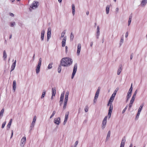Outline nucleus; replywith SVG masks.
<instances>
[{
  "label": "nucleus",
  "instance_id": "1",
  "mask_svg": "<svg viewBox=\"0 0 147 147\" xmlns=\"http://www.w3.org/2000/svg\"><path fill=\"white\" fill-rule=\"evenodd\" d=\"M73 63L72 59L69 57L62 58L60 61V64L64 67H68L71 65Z\"/></svg>",
  "mask_w": 147,
  "mask_h": 147
},
{
  "label": "nucleus",
  "instance_id": "2",
  "mask_svg": "<svg viewBox=\"0 0 147 147\" xmlns=\"http://www.w3.org/2000/svg\"><path fill=\"white\" fill-rule=\"evenodd\" d=\"M137 90H136L135 91V92H134V94H133L131 98V100L130 101V103H129V108L128 109V110L129 111L130 110L131 107H132L133 104L134 102V101L136 95L137 93Z\"/></svg>",
  "mask_w": 147,
  "mask_h": 147
},
{
  "label": "nucleus",
  "instance_id": "3",
  "mask_svg": "<svg viewBox=\"0 0 147 147\" xmlns=\"http://www.w3.org/2000/svg\"><path fill=\"white\" fill-rule=\"evenodd\" d=\"M69 94V92L68 91H67L65 93L64 99V101L63 107V109H65L66 107L68 99Z\"/></svg>",
  "mask_w": 147,
  "mask_h": 147
},
{
  "label": "nucleus",
  "instance_id": "4",
  "mask_svg": "<svg viewBox=\"0 0 147 147\" xmlns=\"http://www.w3.org/2000/svg\"><path fill=\"white\" fill-rule=\"evenodd\" d=\"M77 63H76L75 64L74 66L73 71V72H72V76H71V78L72 79H73V78L75 75V74H76V73L77 70Z\"/></svg>",
  "mask_w": 147,
  "mask_h": 147
},
{
  "label": "nucleus",
  "instance_id": "5",
  "mask_svg": "<svg viewBox=\"0 0 147 147\" xmlns=\"http://www.w3.org/2000/svg\"><path fill=\"white\" fill-rule=\"evenodd\" d=\"M51 36V29L50 28H48L47 32V41H48Z\"/></svg>",
  "mask_w": 147,
  "mask_h": 147
},
{
  "label": "nucleus",
  "instance_id": "6",
  "mask_svg": "<svg viewBox=\"0 0 147 147\" xmlns=\"http://www.w3.org/2000/svg\"><path fill=\"white\" fill-rule=\"evenodd\" d=\"M38 3V2L37 1H34L31 6H30V7L33 9H35L37 7L38 5L37 4Z\"/></svg>",
  "mask_w": 147,
  "mask_h": 147
},
{
  "label": "nucleus",
  "instance_id": "7",
  "mask_svg": "<svg viewBox=\"0 0 147 147\" xmlns=\"http://www.w3.org/2000/svg\"><path fill=\"white\" fill-rule=\"evenodd\" d=\"M112 110L113 105L111 104L109 110V112L108 114V117H109V119L111 117Z\"/></svg>",
  "mask_w": 147,
  "mask_h": 147
},
{
  "label": "nucleus",
  "instance_id": "8",
  "mask_svg": "<svg viewBox=\"0 0 147 147\" xmlns=\"http://www.w3.org/2000/svg\"><path fill=\"white\" fill-rule=\"evenodd\" d=\"M107 116H105L102 122V129H104L105 127V125H106L107 123Z\"/></svg>",
  "mask_w": 147,
  "mask_h": 147
},
{
  "label": "nucleus",
  "instance_id": "9",
  "mask_svg": "<svg viewBox=\"0 0 147 147\" xmlns=\"http://www.w3.org/2000/svg\"><path fill=\"white\" fill-rule=\"evenodd\" d=\"M64 94V92H63L61 94L59 100L60 105H61L63 101Z\"/></svg>",
  "mask_w": 147,
  "mask_h": 147
},
{
  "label": "nucleus",
  "instance_id": "10",
  "mask_svg": "<svg viewBox=\"0 0 147 147\" xmlns=\"http://www.w3.org/2000/svg\"><path fill=\"white\" fill-rule=\"evenodd\" d=\"M26 141V137L25 136L23 137L21 140L20 145L23 146L25 144Z\"/></svg>",
  "mask_w": 147,
  "mask_h": 147
},
{
  "label": "nucleus",
  "instance_id": "11",
  "mask_svg": "<svg viewBox=\"0 0 147 147\" xmlns=\"http://www.w3.org/2000/svg\"><path fill=\"white\" fill-rule=\"evenodd\" d=\"M81 49V45L80 43L78 44L77 50V54L78 55H80V53Z\"/></svg>",
  "mask_w": 147,
  "mask_h": 147
},
{
  "label": "nucleus",
  "instance_id": "12",
  "mask_svg": "<svg viewBox=\"0 0 147 147\" xmlns=\"http://www.w3.org/2000/svg\"><path fill=\"white\" fill-rule=\"evenodd\" d=\"M69 115V112H67L65 115V117L64 119V120L63 122V124L64 125L66 123L67 119L68 117V116Z\"/></svg>",
  "mask_w": 147,
  "mask_h": 147
},
{
  "label": "nucleus",
  "instance_id": "13",
  "mask_svg": "<svg viewBox=\"0 0 147 147\" xmlns=\"http://www.w3.org/2000/svg\"><path fill=\"white\" fill-rule=\"evenodd\" d=\"M54 123L57 125H59L60 122V117H58L55 118L54 120Z\"/></svg>",
  "mask_w": 147,
  "mask_h": 147
},
{
  "label": "nucleus",
  "instance_id": "14",
  "mask_svg": "<svg viewBox=\"0 0 147 147\" xmlns=\"http://www.w3.org/2000/svg\"><path fill=\"white\" fill-rule=\"evenodd\" d=\"M125 141V137L124 136L122 138L120 147H124Z\"/></svg>",
  "mask_w": 147,
  "mask_h": 147
},
{
  "label": "nucleus",
  "instance_id": "15",
  "mask_svg": "<svg viewBox=\"0 0 147 147\" xmlns=\"http://www.w3.org/2000/svg\"><path fill=\"white\" fill-rule=\"evenodd\" d=\"M147 3V0H142L141 1L140 5L142 7H144Z\"/></svg>",
  "mask_w": 147,
  "mask_h": 147
},
{
  "label": "nucleus",
  "instance_id": "16",
  "mask_svg": "<svg viewBox=\"0 0 147 147\" xmlns=\"http://www.w3.org/2000/svg\"><path fill=\"white\" fill-rule=\"evenodd\" d=\"M66 39V38L65 36L63 38L62 42V47H64L65 46Z\"/></svg>",
  "mask_w": 147,
  "mask_h": 147
},
{
  "label": "nucleus",
  "instance_id": "17",
  "mask_svg": "<svg viewBox=\"0 0 147 147\" xmlns=\"http://www.w3.org/2000/svg\"><path fill=\"white\" fill-rule=\"evenodd\" d=\"M45 34V31L43 30H42L41 32L40 39L42 41L44 40V36Z\"/></svg>",
  "mask_w": 147,
  "mask_h": 147
},
{
  "label": "nucleus",
  "instance_id": "18",
  "mask_svg": "<svg viewBox=\"0 0 147 147\" xmlns=\"http://www.w3.org/2000/svg\"><path fill=\"white\" fill-rule=\"evenodd\" d=\"M16 60H15L14 62L13 63H12L11 65V72L13 70L15 67L16 65Z\"/></svg>",
  "mask_w": 147,
  "mask_h": 147
},
{
  "label": "nucleus",
  "instance_id": "19",
  "mask_svg": "<svg viewBox=\"0 0 147 147\" xmlns=\"http://www.w3.org/2000/svg\"><path fill=\"white\" fill-rule=\"evenodd\" d=\"M16 89V83L15 80H13V89L14 92H15Z\"/></svg>",
  "mask_w": 147,
  "mask_h": 147
},
{
  "label": "nucleus",
  "instance_id": "20",
  "mask_svg": "<svg viewBox=\"0 0 147 147\" xmlns=\"http://www.w3.org/2000/svg\"><path fill=\"white\" fill-rule=\"evenodd\" d=\"M116 95L115 94H113L111 96L109 100V101H110V102H113V100H114L115 97V96Z\"/></svg>",
  "mask_w": 147,
  "mask_h": 147
},
{
  "label": "nucleus",
  "instance_id": "21",
  "mask_svg": "<svg viewBox=\"0 0 147 147\" xmlns=\"http://www.w3.org/2000/svg\"><path fill=\"white\" fill-rule=\"evenodd\" d=\"M131 93L128 92L126 96V101H128L131 95Z\"/></svg>",
  "mask_w": 147,
  "mask_h": 147
},
{
  "label": "nucleus",
  "instance_id": "22",
  "mask_svg": "<svg viewBox=\"0 0 147 147\" xmlns=\"http://www.w3.org/2000/svg\"><path fill=\"white\" fill-rule=\"evenodd\" d=\"M56 89L55 87L52 88V96H55L56 94Z\"/></svg>",
  "mask_w": 147,
  "mask_h": 147
},
{
  "label": "nucleus",
  "instance_id": "23",
  "mask_svg": "<svg viewBox=\"0 0 147 147\" xmlns=\"http://www.w3.org/2000/svg\"><path fill=\"white\" fill-rule=\"evenodd\" d=\"M72 14L73 16H74L75 13V7L74 4H72L71 5Z\"/></svg>",
  "mask_w": 147,
  "mask_h": 147
},
{
  "label": "nucleus",
  "instance_id": "24",
  "mask_svg": "<svg viewBox=\"0 0 147 147\" xmlns=\"http://www.w3.org/2000/svg\"><path fill=\"white\" fill-rule=\"evenodd\" d=\"M122 69V65H121L119 68V69H118L117 74L118 75H119L121 71V70Z\"/></svg>",
  "mask_w": 147,
  "mask_h": 147
},
{
  "label": "nucleus",
  "instance_id": "25",
  "mask_svg": "<svg viewBox=\"0 0 147 147\" xmlns=\"http://www.w3.org/2000/svg\"><path fill=\"white\" fill-rule=\"evenodd\" d=\"M40 66L37 65V67H36V70L37 74H38L39 72Z\"/></svg>",
  "mask_w": 147,
  "mask_h": 147
},
{
  "label": "nucleus",
  "instance_id": "26",
  "mask_svg": "<svg viewBox=\"0 0 147 147\" xmlns=\"http://www.w3.org/2000/svg\"><path fill=\"white\" fill-rule=\"evenodd\" d=\"M4 110L3 108L2 109L0 112V118H1L3 116Z\"/></svg>",
  "mask_w": 147,
  "mask_h": 147
},
{
  "label": "nucleus",
  "instance_id": "27",
  "mask_svg": "<svg viewBox=\"0 0 147 147\" xmlns=\"http://www.w3.org/2000/svg\"><path fill=\"white\" fill-rule=\"evenodd\" d=\"M110 6L109 5H107L106 7V13L107 14H108L109 13V11Z\"/></svg>",
  "mask_w": 147,
  "mask_h": 147
},
{
  "label": "nucleus",
  "instance_id": "28",
  "mask_svg": "<svg viewBox=\"0 0 147 147\" xmlns=\"http://www.w3.org/2000/svg\"><path fill=\"white\" fill-rule=\"evenodd\" d=\"M144 103H142L140 106V107L138 109V111L139 112H141L142 109V108L144 106Z\"/></svg>",
  "mask_w": 147,
  "mask_h": 147
},
{
  "label": "nucleus",
  "instance_id": "29",
  "mask_svg": "<svg viewBox=\"0 0 147 147\" xmlns=\"http://www.w3.org/2000/svg\"><path fill=\"white\" fill-rule=\"evenodd\" d=\"M7 57V55L6 52L5 50H4L3 51V57L4 58V60L6 59Z\"/></svg>",
  "mask_w": 147,
  "mask_h": 147
},
{
  "label": "nucleus",
  "instance_id": "30",
  "mask_svg": "<svg viewBox=\"0 0 147 147\" xmlns=\"http://www.w3.org/2000/svg\"><path fill=\"white\" fill-rule=\"evenodd\" d=\"M74 36L73 33L72 32H71L70 34V40L71 41H72L74 39Z\"/></svg>",
  "mask_w": 147,
  "mask_h": 147
},
{
  "label": "nucleus",
  "instance_id": "31",
  "mask_svg": "<svg viewBox=\"0 0 147 147\" xmlns=\"http://www.w3.org/2000/svg\"><path fill=\"white\" fill-rule=\"evenodd\" d=\"M100 31H96V38L98 39L99 38V36L100 35Z\"/></svg>",
  "mask_w": 147,
  "mask_h": 147
},
{
  "label": "nucleus",
  "instance_id": "32",
  "mask_svg": "<svg viewBox=\"0 0 147 147\" xmlns=\"http://www.w3.org/2000/svg\"><path fill=\"white\" fill-rule=\"evenodd\" d=\"M140 112H139V111H138L137 113V114L136 116V120H137L138 119L139 116L140 114Z\"/></svg>",
  "mask_w": 147,
  "mask_h": 147
},
{
  "label": "nucleus",
  "instance_id": "33",
  "mask_svg": "<svg viewBox=\"0 0 147 147\" xmlns=\"http://www.w3.org/2000/svg\"><path fill=\"white\" fill-rule=\"evenodd\" d=\"M61 65H59L58 67V72L59 73H60L61 72Z\"/></svg>",
  "mask_w": 147,
  "mask_h": 147
},
{
  "label": "nucleus",
  "instance_id": "34",
  "mask_svg": "<svg viewBox=\"0 0 147 147\" xmlns=\"http://www.w3.org/2000/svg\"><path fill=\"white\" fill-rule=\"evenodd\" d=\"M11 124V123H10V122L9 123H8L7 125V130H9V129L10 128Z\"/></svg>",
  "mask_w": 147,
  "mask_h": 147
},
{
  "label": "nucleus",
  "instance_id": "35",
  "mask_svg": "<svg viewBox=\"0 0 147 147\" xmlns=\"http://www.w3.org/2000/svg\"><path fill=\"white\" fill-rule=\"evenodd\" d=\"M35 123H32L30 126V130H32V128H33L35 125Z\"/></svg>",
  "mask_w": 147,
  "mask_h": 147
},
{
  "label": "nucleus",
  "instance_id": "36",
  "mask_svg": "<svg viewBox=\"0 0 147 147\" xmlns=\"http://www.w3.org/2000/svg\"><path fill=\"white\" fill-rule=\"evenodd\" d=\"M133 90L132 84H131V86L128 92L132 93Z\"/></svg>",
  "mask_w": 147,
  "mask_h": 147
},
{
  "label": "nucleus",
  "instance_id": "37",
  "mask_svg": "<svg viewBox=\"0 0 147 147\" xmlns=\"http://www.w3.org/2000/svg\"><path fill=\"white\" fill-rule=\"evenodd\" d=\"M42 61V58H40L38 62V65L41 66V64Z\"/></svg>",
  "mask_w": 147,
  "mask_h": 147
},
{
  "label": "nucleus",
  "instance_id": "38",
  "mask_svg": "<svg viewBox=\"0 0 147 147\" xmlns=\"http://www.w3.org/2000/svg\"><path fill=\"white\" fill-rule=\"evenodd\" d=\"M52 64H53V63H50L49 64V65L48 66V67H47L49 69H50L52 68Z\"/></svg>",
  "mask_w": 147,
  "mask_h": 147
},
{
  "label": "nucleus",
  "instance_id": "39",
  "mask_svg": "<svg viewBox=\"0 0 147 147\" xmlns=\"http://www.w3.org/2000/svg\"><path fill=\"white\" fill-rule=\"evenodd\" d=\"M55 113L56 111H53V112L52 114L51 115L50 118L51 119V118H52L53 117L54 115L55 114Z\"/></svg>",
  "mask_w": 147,
  "mask_h": 147
},
{
  "label": "nucleus",
  "instance_id": "40",
  "mask_svg": "<svg viewBox=\"0 0 147 147\" xmlns=\"http://www.w3.org/2000/svg\"><path fill=\"white\" fill-rule=\"evenodd\" d=\"M36 116H34V117H33V121L32 122V123H35V122L36 121Z\"/></svg>",
  "mask_w": 147,
  "mask_h": 147
},
{
  "label": "nucleus",
  "instance_id": "41",
  "mask_svg": "<svg viewBox=\"0 0 147 147\" xmlns=\"http://www.w3.org/2000/svg\"><path fill=\"white\" fill-rule=\"evenodd\" d=\"M111 134V131H109L108 132L107 137V139L108 138H109L110 137Z\"/></svg>",
  "mask_w": 147,
  "mask_h": 147
},
{
  "label": "nucleus",
  "instance_id": "42",
  "mask_svg": "<svg viewBox=\"0 0 147 147\" xmlns=\"http://www.w3.org/2000/svg\"><path fill=\"white\" fill-rule=\"evenodd\" d=\"M128 105H127L124 108V109H123L122 111V113H124L125 112V111L126 109H127Z\"/></svg>",
  "mask_w": 147,
  "mask_h": 147
},
{
  "label": "nucleus",
  "instance_id": "43",
  "mask_svg": "<svg viewBox=\"0 0 147 147\" xmlns=\"http://www.w3.org/2000/svg\"><path fill=\"white\" fill-rule=\"evenodd\" d=\"M45 93H46V92L45 91H44L42 92V94L41 96V98H42L44 97V96L45 95Z\"/></svg>",
  "mask_w": 147,
  "mask_h": 147
},
{
  "label": "nucleus",
  "instance_id": "44",
  "mask_svg": "<svg viewBox=\"0 0 147 147\" xmlns=\"http://www.w3.org/2000/svg\"><path fill=\"white\" fill-rule=\"evenodd\" d=\"M16 24L15 22H11L10 23V26L11 27H13L14 26H15Z\"/></svg>",
  "mask_w": 147,
  "mask_h": 147
},
{
  "label": "nucleus",
  "instance_id": "45",
  "mask_svg": "<svg viewBox=\"0 0 147 147\" xmlns=\"http://www.w3.org/2000/svg\"><path fill=\"white\" fill-rule=\"evenodd\" d=\"M6 123V121H5L3 123H2V126H1L2 128H4V127Z\"/></svg>",
  "mask_w": 147,
  "mask_h": 147
},
{
  "label": "nucleus",
  "instance_id": "46",
  "mask_svg": "<svg viewBox=\"0 0 147 147\" xmlns=\"http://www.w3.org/2000/svg\"><path fill=\"white\" fill-rule=\"evenodd\" d=\"M123 38H121V40H120V46H121V44H122V43H123Z\"/></svg>",
  "mask_w": 147,
  "mask_h": 147
},
{
  "label": "nucleus",
  "instance_id": "47",
  "mask_svg": "<svg viewBox=\"0 0 147 147\" xmlns=\"http://www.w3.org/2000/svg\"><path fill=\"white\" fill-rule=\"evenodd\" d=\"M99 93L96 92L94 97L98 98Z\"/></svg>",
  "mask_w": 147,
  "mask_h": 147
},
{
  "label": "nucleus",
  "instance_id": "48",
  "mask_svg": "<svg viewBox=\"0 0 147 147\" xmlns=\"http://www.w3.org/2000/svg\"><path fill=\"white\" fill-rule=\"evenodd\" d=\"M65 34V32L64 31L63 32L61 33V38L63 37Z\"/></svg>",
  "mask_w": 147,
  "mask_h": 147
},
{
  "label": "nucleus",
  "instance_id": "49",
  "mask_svg": "<svg viewBox=\"0 0 147 147\" xmlns=\"http://www.w3.org/2000/svg\"><path fill=\"white\" fill-rule=\"evenodd\" d=\"M98 98L94 97V98L93 100V102L94 103H95L97 101V100Z\"/></svg>",
  "mask_w": 147,
  "mask_h": 147
},
{
  "label": "nucleus",
  "instance_id": "50",
  "mask_svg": "<svg viewBox=\"0 0 147 147\" xmlns=\"http://www.w3.org/2000/svg\"><path fill=\"white\" fill-rule=\"evenodd\" d=\"M131 20H130V19H129L128 21V25L129 26L131 22Z\"/></svg>",
  "mask_w": 147,
  "mask_h": 147
},
{
  "label": "nucleus",
  "instance_id": "51",
  "mask_svg": "<svg viewBox=\"0 0 147 147\" xmlns=\"http://www.w3.org/2000/svg\"><path fill=\"white\" fill-rule=\"evenodd\" d=\"M85 111L86 112H88V107H85L84 109Z\"/></svg>",
  "mask_w": 147,
  "mask_h": 147
},
{
  "label": "nucleus",
  "instance_id": "52",
  "mask_svg": "<svg viewBox=\"0 0 147 147\" xmlns=\"http://www.w3.org/2000/svg\"><path fill=\"white\" fill-rule=\"evenodd\" d=\"M118 90V89L116 88V90L114 91V92L113 93V94H115L116 95Z\"/></svg>",
  "mask_w": 147,
  "mask_h": 147
},
{
  "label": "nucleus",
  "instance_id": "53",
  "mask_svg": "<svg viewBox=\"0 0 147 147\" xmlns=\"http://www.w3.org/2000/svg\"><path fill=\"white\" fill-rule=\"evenodd\" d=\"M111 104H112V102H110V101L109 100V102H108V104L107 105V106H110V105Z\"/></svg>",
  "mask_w": 147,
  "mask_h": 147
},
{
  "label": "nucleus",
  "instance_id": "54",
  "mask_svg": "<svg viewBox=\"0 0 147 147\" xmlns=\"http://www.w3.org/2000/svg\"><path fill=\"white\" fill-rule=\"evenodd\" d=\"M134 57V54L133 53H132L131 55V56H130V59L131 60L132 58H133V57Z\"/></svg>",
  "mask_w": 147,
  "mask_h": 147
},
{
  "label": "nucleus",
  "instance_id": "55",
  "mask_svg": "<svg viewBox=\"0 0 147 147\" xmlns=\"http://www.w3.org/2000/svg\"><path fill=\"white\" fill-rule=\"evenodd\" d=\"M100 87H99L98 88V89H97L96 92L99 93V92H100Z\"/></svg>",
  "mask_w": 147,
  "mask_h": 147
},
{
  "label": "nucleus",
  "instance_id": "56",
  "mask_svg": "<svg viewBox=\"0 0 147 147\" xmlns=\"http://www.w3.org/2000/svg\"><path fill=\"white\" fill-rule=\"evenodd\" d=\"M78 143V141H76L75 144V147H76L77 146Z\"/></svg>",
  "mask_w": 147,
  "mask_h": 147
},
{
  "label": "nucleus",
  "instance_id": "57",
  "mask_svg": "<svg viewBox=\"0 0 147 147\" xmlns=\"http://www.w3.org/2000/svg\"><path fill=\"white\" fill-rule=\"evenodd\" d=\"M68 48L67 46H65V52L66 53H67L68 51Z\"/></svg>",
  "mask_w": 147,
  "mask_h": 147
},
{
  "label": "nucleus",
  "instance_id": "58",
  "mask_svg": "<svg viewBox=\"0 0 147 147\" xmlns=\"http://www.w3.org/2000/svg\"><path fill=\"white\" fill-rule=\"evenodd\" d=\"M13 130H12L11 132V136L10 137V138H12V137L13 136Z\"/></svg>",
  "mask_w": 147,
  "mask_h": 147
},
{
  "label": "nucleus",
  "instance_id": "59",
  "mask_svg": "<svg viewBox=\"0 0 147 147\" xmlns=\"http://www.w3.org/2000/svg\"><path fill=\"white\" fill-rule=\"evenodd\" d=\"M128 32H127L126 34H125V37L126 38H127V36H128Z\"/></svg>",
  "mask_w": 147,
  "mask_h": 147
},
{
  "label": "nucleus",
  "instance_id": "60",
  "mask_svg": "<svg viewBox=\"0 0 147 147\" xmlns=\"http://www.w3.org/2000/svg\"><path fill=\"white\" fill-rule=\"evenodd\" d=\"M96 31H100V28L99 26H97Z\"/></svg>",
  "mask_w": 147,
  "mask_h": 147
},
{
  "label": "nucleus",
  "instance_id": "61",
  "mask_svg": "<svg viewBox=\"0 0 147 147\" xmlns=\"http://www.w3.org/2000/svg\"><path fill=\"white\" fill-rule=\"evenodd\" d=\"M9 15L12 17H13L14 16V14L13 13H10L9 14Z\"/></svg>",
  "mask_w": 147,
  "mask_h": 147
},
{
  "label": "nucleus",
  "instance_id": "62",
  "mask_svg": "<svg viewBox=\"0 0 147 147\" xmlns=\"http://www.w3.org/2000/svg\"><path fill=\"white\" fill-rule=\"evenodd\" d=\"M93 44V42H91L90 43V46L91 47H92Z\"/></svg>",
  "mask_w": 147,
  "mask_h": 147
},
{
  "label": "nucleus",
  "instance_id": "63",
  "mask_svg": "<svg viewBox=\"0 0 147 147\" xmlns=\"http://www.w3.org/2000/svg\"><path fill=\"white\" fill-rule=\"evenodd\" d=\"M132 18V15H130V16H129V19H130V20H131V18Z\"/></svg>",
  "mask_w": 147,
  "mask_h": 147
},
{
  "label": "nucleus",
  "instance_id": "64",
  "mask_svg": "<svg viewBox=\"0 0 147 147\" xmlns=\"http://www.w3.org/2000/svg\"><path fill=\"white\" fill-rule=\"evenodd\" d=\"M80 111H81V108H79L78 109V114H79L80 113Z\"/></svg>",
  "mask_w": 147,
  "mask_h": 147
}]
</instances>
